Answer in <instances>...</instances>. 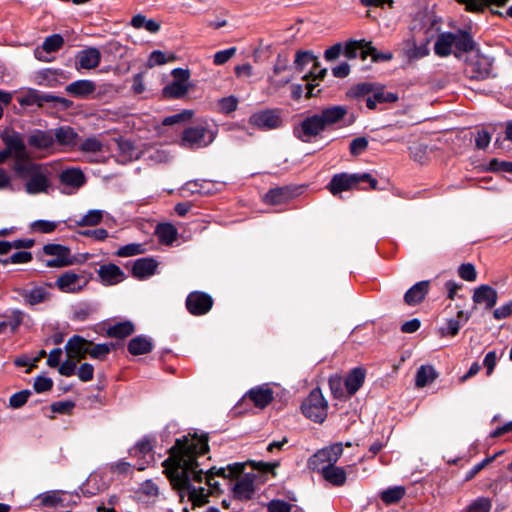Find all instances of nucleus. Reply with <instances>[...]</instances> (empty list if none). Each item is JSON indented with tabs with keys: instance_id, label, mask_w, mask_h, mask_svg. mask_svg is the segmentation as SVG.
Returning <instances> with one entry per match:
<instances>
[{
	"instance_id": "f257e3e1",
	"label": "nucleus",
	"mask_w": 512,
	"mask_h": 512,
	"mask_svg": "<svg viewBox=\"0 0 512 512\" xmlns=\"http://www.w3.org/2000/svg\"><path fill=\"white\" fill-rule=\"evenodd\" d=\"M209 437L207 434L198 436L194 433L193 440L183 436L175 441V444L168 450L169 457L162 462L163 473L168 478L174 490V477L183 472L190 483L195 481L201 483L206 477V472L200 468L198 457L209 452Z\"/></svg>"
},
{
	"instance_id": "f03ea898",
	"label": "nucleus",
	"mask_w": 512,
	"mask_h": 512,
	"mask_svg": "<svg viewBox=\"0 0 512 512\" xmlns=\"http://www.w3.org/2000/svg\"><path fill=\"white\" fill-rule=\"evenodd\" d=\"M347 113V108L342 105L326 107L301 121L299 126L294 128V135L302 142H310L311 138L340 123Z\"/></svg>"
},
{
	"instance_id": "7ed1b4c3",
	"label": "nucleus",
	"mask_w": 512,
	"mask_h": 512,
	"mask_svg": "<svg viewBox=\"0 0 512 512\" xmlns=\"http://www.w3.org/2000/svg\"><path fill=\"white\" fill-rule=\"evenodd\" d=\"M13 171L20 179H27L25 191L30 195L46 193L50 187V181L43 173L41 164L30 161H15Z\"/></svg>"
},
{
	"instance_id": "20e7f679",
	"label": "nucleus",
	"mask_w": 512,
	"mask_h": 512,
	"mask_svg": "<svg viewBox=\"0 0 512 512\" xmlns=\"http://www.w3.org/2000/svg\"><path fill=\"white\" fill-rule=\"evenodd\" d=\"M362 184H368L372 190L377 189L378 181L370 173H338L332 176L327 185V189L333 196H338L341 192L354 189H365Z\"/></svg>"
},
{
	"instance_id": "39448f33",
	"label": "nucleus",
	"mask_w": 512,
	"mask_h": 512,
	"mask_svg": "<svg viewBox=\"0 0 512 512\" xmlns=\"http://www.w3.org/2000/svg\"><path fill=\"white\" fill-rule=\"evenodd\" d=\"M17 101L22 107L36 105L39 108H43L45 104L51 103L53 104V107L59 106L63 110H68L73 106V101L67 98L50 93H43L34 88H27L26 90L21 91Z\"/></svg>"
},
{
	"instance_id": "423d86ee",
	"label": "nucleus",
	"mask_w": 512,
	"mask_h": 512,
	"mask_svg": "<svg viewBox=\"0 0 512 512\" xmlns=\"http://www.w3.org/2000/svg\"><path fill=\"white\" fill-rule=\"evenodd\" d=\"M412 36L431 42L440 31V19L430 11L417 12L410 24Z\"/></svg>"
},
{
	"instance_id": "0eeeda50",
	"label": "nucleus",
	"mask_w": 512,
	"mask_h": 512,
	"mask_svg": "<svg viewBox=\"0 0 512 512\" xmlns=\"http://www.w3.org/2000/svg\"><path fill=\"white\" fill-rule=\"evenodd\" d=\"M303 415L315 423H323L328 415V402L319 387L314 388L302 401Z\"/></svg>"
},
{
	"instance_id": "6e6552de",
	"label": "nucleus",
	"mask_w": 512,
	"mask_h": 512,
	"mask_svg": "<svg viewBox=\"0 0 512 512\" xmlns=\"http://www.w3.org/2000/svg\"><path fill=\"white\" fill-rule=\"evenodd\" d=\"M174 483V490L178 493L181 503L184 502L185 492L188 494V500L192 502L193 508L209 503L210 493L204 487L193 486L183 472L176 474Z\"/></svg>"
},
{
	"instance_id": "1a4fd4ad",
	"label": "nucleus",
	"mask_w": 512,
	"mask_h": 512,
	"mask_svg": "<svg viewBox=\"0 0 512 512\" xmlns=\"http://www.w3.org/2000/svg\"><path fill=\"white\" fill-rule=\"evenodd\" d=\"M218 130L203 125L188 127L183 130L181 146L187 149H199L209 146L216 138Z\"/></svg>"
},
{
	"instance_id": "9d476101",
	"label": "nucleus",
	"mask_w": 512,
	"mask_h": 512,
	"mask_svg": "<svg viewBox=\"0 0 512 512\" xmlns=\"http://www.w3.org/2000/svg\"><path fill=\"white\" fill-rule=\"evenodd\" d=\"M494 59L481 54L477 49L475 55L467 57L465 60L464 74L470 80L482 81L490 77L492 74Z\"/></svg>"
},
{
	"instance_id": "9b49d317",
	"label": "nucleus",
	"mask_w": 512,
	"mask_h": 512,
	"mask_svg": "<svg viewBox=\"0 0 512 512\" xmlns=\"http://www.w3.org/2000/svg\"><path fill=\"white\" fill-rule=\"evenodd\" d=\"M43 253L48 256H55L54 259L41 260L48 268H62L75 263L74 257H71L70 248L61 244L48 243L43 246Z\"/></svg>"
},
{
	"instance_id": "f8f14e48",
	"label": "nucleus",
	"mask_w": 512,
	"mask_h": 512,
	"mask_svg": "<svg viewBox=\"0 0 512 512\" xmlns=\"http://www.w3.org/2000/svg\"><path fill=\"white\" fill-rule=\"evenodd\" d=\"M249 124L262 131L274 130L282 127L283 120L280 109H264L250 115Z\"/></svg>"
},
{
	"instance_id": "ddd939ff",
	"label": "nucleus",
	"mask_w": 512,
	"mask_h": 512,
	"mask_svg": "<svg viewBox=\"0 0 512 512\" xmlns=\"http://www.w3.org/2000/svg\"><path fill=\"white\" fill-rule=\"evenodd\" d=\"M343 454L342 443H335L318 450L309 458L308 464L312 470L325 466H334Z\"/></svg>"
},
{
	"instance_id": "4468645a",
	"label": "nucleus",
	"mask_w": 512,
	"mask_h": 512,
	"mask_svg": "<svg viewBox=\"0 0 512 512\" xmlns=\"http://www.w3.org/2000/svg\"><path fill=\"white\" fill-rule=\"evenodd\" d=\"M89 279L85 278L83 273H77L73 270L65 271L58 276L54 284H47L49 287H57L64 293H77L84 289Z\"/></svg>"
},
{
	"instance_id": "2eb2a0df",
	"label": "nucleus",
	"mask_w": 512,
	"mask_h": 512,
	"mask_svg": "<svg viewBox=\"0 0 512 512\" xmlns=\"http://www.w3.org/2000/svg\"><path fill=\"white\" fill-rule=\"evenodd\" d=\"M0 139L5 145V149L15 158V161H30L26 155L23 136L19 132L6 129L0 134Z\"/></svg>"
},
{
	"instance_id": "dca6fc26",
	"label": "nucleus",
	"mask_w": 512,
	"mask_h": 512,
	"mask_svg": "<svg viewBox=\"0 0 512 512\" xmlns=\"http://www.w3.org/2000/svg\"><path fill=\"white\" fill-rule=\"evenodd\" d=\"M213 304L212 296L203 291H192L185 300L186 309L193 316L207 314L212 309Z\"/></svg>"
},
{
	"instance_id": "f3484780",
	"label": "nucleus",
	"mask_w": 512,
	"mask_h": 512,
	"mask_svg": "<svg viewBox=\"0 0 512 512\" xmlns=\"http://www.w3.org/2000/svg\"><path fill=\"white\" fill-rule=\"evenodd\" d=\"M256 475L254 473H242L236 480L232 487L233 497L240 501L251 500L255 493L254 482Z\"/></svg>"
},
{
	"instance_id": "a211bd4d",
	"label": "nucleus",
	"mask_w": 512,
	"mask_h": 512,
	"mask_svg": "<svg viewBox=\"0 0 512 512\" xmlns=\"http://www.w3.org/2000/svg\"><path fill=\"white\" fill-rule=\"evenodd\" d=\"M93 345V341L87 340L80 335L70 337L65 345V351L68 358L80 362L88 355L89 347Z\"/></svg>"
},
{
	"instance_id": "6ab92c4d",
	"label": "nucleus",
	"mask_w": 512,
	"mask_h": 512,
	"mask_svg": "<svg viewBox=\"0 0 512 512\" xmlns=\"http://www.w3.org/2000/svg\"><path fill=\"white\" fill-rule=\"evenodd\" d=\"M472 300L474 302L473 309H476L477 305H484L486 310H490L497 303L498 293L492 286L482 284L474 289Z\"/></svg>"
},
{
	"instance_id": "aec40b11",
	"label": "nucleus",
	"mask_w": 512,
	"mask_h": 512,
	"mask_svg": "<svg viewBox=\"0 0 512 512\" xmlns=\"http://www.w3.org/2000/svg\"><path fill=\"white\" fill-rule=\"evenodd\" d=\"M100 282L105 286L116 285L126 279L123 270L114 263L103 264L97 270Z\"/></svg>"
},
{
	"instance_id": "412c9836",
	"label": "nucleus",
	"mask_w": 512,
	"mask_h": 512,
	"mask_svg": "<svg viewBox=\"0 0 512 512\" xmlns=\"http://www.w3.org/2000/svg\"><path fill=\"white\" fill-rule=\"evenodd\" d=\"M101 62V52L95 47H89L81 50L76 55L75 67L79 71L81 69H94Z\"/></svg>"
},
{
	"instance_id": "4be33fe9",
	"label": "nucleus",
	"mask_w": 512,
	"mask_h": 512,
	"mask_svg": "<svg viewBox=\"0 0 512 512\" xmlns=\"http://www.w3.org/2000/svg\"><path fill=\"white\" fill-rule=\"evenodd\" d=\"M79 134L74 128L64 125L53 129V142L61 147L74 148L78 145Z\"/></svg>"
},
{
	"instance_id": "5701e85b",
	"label": "nucleus",
	"mask_w": 512,
	"mask_h": 512,
	"mask_svg": "<svg viewBox=\"0 0 512 512\" xmlns=\"http://www.w3.org/2000/svg\"><path fill=\"white\" fill-rule=\"evenodd\" d=\"M429 44L422 38L411 36L406 41L405 56L409 61L422 59L430 53Z\"/></svg>"
},
{
	"instance_id": "b1692460",
	"label": "nucleus",
	"mask_w": 512,
	"mask_h": 512,
	"mask_svg": "<svg viewBox=\"0 0 512 512\" xmlns=\"http://www.w3.org/2000/svg\"><path fill=\"white\" fill-rule=\"evenodd\" d=\"M28 145L37 150H47L54 147L53 129L33 130L27 137Z\"/></svg>"
},
{
	"instance_id": "393cba45",
	"label": "nucleus",
	"mask_w": 512,
	"mask_h": 512,
	"mask_svg": "<svg viewBox=\"0 0 512 512\" xmlns=\"http://www.w3.org/2000/svg\"><path fill=\"white\" fill-rule=\"evenodd\" d=\"M158 262L152 257H143L134 261L132 265V276L142 280L155 274Z\"/></svg>"
},
{
	"instance_id": "a878e982",
	"label": "nucleus",
	"mask_w": 512,
	"mask_h": 512,
	"mask_svg": "<svg viewBox=\"0 0 512 512\" xmlns=\"http://www.w3.org/2000/svg\"><path fill=\"white\" fill-rule=\"evenodd\" d=\"M245 397L249 398L255 407L260 409L267 407L274 399L273 390L267 385L251 388Z\"/></svg>"
},
{
	"instance_id": "bb28decb",
	"label": "nucleus",
	"mask_w": 512,
	"mask_h": 512,
	"mask_svg": "<svg viewBox=\"0 0 512 512\" xmlns=\"http://www.w3.org/2000/svg\"><path fill=\"white\" fill-rule=\"evenodd\" d=\"M397 93L386 91L383 86H375L371 96L366 98V106L370 110H375L377 104L394 103L398 101Z\"/></svg>"
},
{
	"instance_id": "cd10ccee",
	"label": "nucleus",
	"mask_w": 512,
	"mask_h": 512,
	"mask_svg": "<svg viewBox=\"0 0 512 512\" xmlns=\"http://www.w3.org/2000/svg\"><path fill=\"white\" fill-rule=\"evenodd\" d=\"M326 74H327V69L321 68V66L319 65L318 68H314V66H312L309 73L303 76L302 79L307 82L305 84V88H306L305 98L310 99V98L318 96L320 94V92H321L320 89H318L315 92L316 87L319 85L318 83H316V81L323 80L324 77L326 76Z\"/></svg>"
},
{
	"instance_id": "c85d7f7f",
	"label": "nucleus",
	"mask_w": 512,
	"mask_h": 512,
	"mask_svg": "<svg viewBox=\"0 0 512 512\" xmlns=\"http://www.w3.org/2000/svg\"><path fill=\"white\" fill-rule=\"evenodd\" d=\"M366 378V370L363 367H354L347 374L344 386L347 397H352L363 386Z\"/></svg>"
},
{
	"instance_id": "c756f323",
	"label": "nucleus",
	"mask_w": 512,
	"mask_h": 512,
	"mask_svg": "<svg viewBox=\"0 0 512 512\" xmlns=\"http://www.w3.org/2000/svg\"><path fill=\"white\" fill-rule=\"evenodd\" d=\"M245 469V463H232L228 464L226 467L217 468L215 466L211 467L206 471V477L210 479H214V477H222L225 479H235L242 475Z\"/></svg>"
},
{
	"instance_id": "7c9ffc66",
	"label": "nucleus",
	"mask_w": 512,
	"mask_h": 512,
	"mask_svg": "<svg viewBox=\"0 0 512 512\" xmlns=\"http://www.w3.org/2000/svg\"><path fill=\"white\" fill-rule=\"evenodd\" d=\"M430 281H419L410 287L404 294V302L409 306L420 304L429 292Z\"/></svg>"
},
{
	"instance_id": "2f4dec72",
	"label": "nucleus",
	"mask_w": 512,
	"mask_h": 512,
	"mask_svg": "<svg viewBox=\"0 0 512 512\" xmlns=\"http://www.w3.org/2000/svg\"><path fill=\"white\" fill-rule=\"evenodd\" d=\"M455 51L454 56L460 58L459 53H468L476 50V42L473 40L471 34L463 29H459L457 32H454V41H453Z\"/></svg>"
},
{
	"instance_id": "473e14b6",
	"label": "nucleus",
	"mask_w": 512,
	"mask_h": 512,
	"mask_svg": "<svg viewBox=\"0 0 512 512\" xmlns=\"http://www.w3.org/2000/svg\"><path fill=\"white\" fill-rule=\"evenodd\" d=\"M314 471L320 473L325 481L336 487L343 486L347 480V474L344 468L336 465L320 467Z\"/></svg>"
},
{
	"instance_id": "72a5a7b5",
	"label": "nucleus",
	"mask_w": 512,
	"mask_h": 512,
	"mask_svg": "<svg viewBox=\"0 0 512 512\" xmlns=\"http://www.w3.org/2000/svg\"><path fill=\"white\" fill-rule=\"evenodd\" d=\"M64 45V38L60 34H52L45 38L42 45L35 50V57L44 62H49L50 59L43 56V53H52L60 50Z\"/></svg>"
},
{
	"instance_id": "f704fd0d",
	"label": "nucleus",
	"mask_w": 512,
	"mask_h": 512,
	"mask_svg": "<svg viewBox=\"0 0 512 512\" xmlns=\"http://www.w3.org/2000/svg\"><path fill=\"white\" fill-rule=\"evenodd\" d=\"M295 196V189L290 186L276 187L270 189L264 196L267 204L279 205L288 202Z\"/></svg>"
},
{
	"instance_id": "c9c22d12",
	"label": "nucleus",
	"mask_w": 512,
	"mask_h": 512,
	"mask_svg": "<svg viewBox=\"0 0 512 512\" xmlns=\"http://www.w3.org/2000/svg\"><path fill=\"white\" fill-rule=\"evenodd\" d=\"M65 91L76 98H87L96 91L94 81L81 79L68 84Z\"/></svg>"
},
{
	"instance_id": "e433bc0d",
	"label": "nucleus",
	"mask_w": 512,
	"mask_h": 512,
	"mask_svg": "<svg viewBox=\"0 0 512 512\" xmlns=\"http://www.w3.org/2000/svg\"><path fill=\"white\" fill-rule=\"evenodd\" d=\"M19 294L23 297L24 302L30 306L46 302L51 298V293L42 286H36L31 290L22 289Z\"/></svg>"
},
{
	"instance_id": "4c0bfd02",
	"label": "nucleus",
	"mask_w": 512,
	"mask_h": 512,
	"mask_svg": "<svg viewBox=\"0 0 512 512\" xmlns=\"http://www.w3.org/2000/svg\"><path fill=\"white\" fill-rule=\"evenodd\" d=\"M154 348L153 342L145 335L133 337L127 345L128 352L133 356L150 353Z\"/></svg>"
},
{
	"instance_id": "58836bf2",
	"label": "nucleus",
	"mask_w": 512,
	"mask_h": 512,
	"mask_svg": "<svg viewBox=\"0 0 512 512\" xmlns=\"http://www.w3.org/2000/svg\"><path fill=\"white\" fill-rule=\"evenodd\" d=\"M60 182L64 185L80 188L86 183V177L79 168L64 169L59 176Z\"/></svg>"
},
{
	"instance_id": "ea45409f",
	"label": "nucleus",
	"mask_w": 512,
	"mask_h": 512,
	"mask_svg": "<svg viewBox=\"0 0 512 512\" xmlns=\"http://www.w3.org/2000/svg\"><path fill=\"white\" fill-rule=\"evenodd\" d=\"M459 4L465 5V10L473 13H482L484 10L495 5L504 7L510 0H456Z\"/></svg>"
},
{
	"instance_id": "a19ab883",
	"label": "nucleus",
	"mask_w": 512,
	"mask_h": 512,
	"mask_svg": "<svg viewBox=\"0 0 512 512\" xmlns=\"http://www.w3.org/2000/svg\"><path fill=\"white\" fill-rule=\"evenodd\" d=\"M454 32L439 33L434 45V52L439 57H447L454 53Z\"/></svg>"
},
{
	"instance_id": "79ce46f5",
	"label": "nucleus",
	"mask_w": 512,
	"mask_h": 512,
	"mask_svg": "<svg viewBox=\"0 0 512 512\" xmlns=\"http://www.w3.org/2000/svg\"><path fill=\"white\" fill-rule=\"evenodd\" d=\"M134 331L135 326L131 321H123L110 326L106 330V335L110 338L124 339L132 335Z\"/></svg>"
},
{
	"instance_id": "37998d69",
	"label": "nucleus",
	"mask_w": 512,
	"mask_h": 512,
	"mask_svg": "<svg viewBox=\"0 0 512 512\" xmlns=\"http://www.w3.org/2000/svg\"><path fill=\"white\" fill-rule=\"evenodd\" d=\"M63 75L62 71L44 69L37 74V84L40 86L55 88L62 84L59 76Z\"/></svg>"
},
{
	"instance_id": "c03bdc74",
	"label": "nucleus",
	"mask_w": 512,
	"mask_h": 512,
	"mask_svg": "<svg viewBox=\"0 0 512 512\" xmlns=\"http://www.w3.org/2000/svg\"><path fill=\"white\" fill-rule=\"evenodd\" d=\"M438 377L437 371L430 365H422L418 368L415 376V384L422 388L433 382Z\"/></svg>"
},
{
	"instance_id": "a18cd8bd",
	"label": "nucleus",
	"mask_w": 512,
	"mask_h": 512,
	"mask_svg": "<svg viewBox=\"0 0 512 512\" xmlns=\"http://www.w3.org/2000/svg\"><path fill=\"white\" fill-rule=\"evenodd\" d=\"M310 63H312V66H314V68L319 67L317 57L314 55L312 51L299 50L296 52L294 66L297 71L302 72L304 68Z\"/></svg>"
},
{
	"instance_id": "49530a36",
	"label": "nucleus",
	"mask_w": 512,
	"mask_h": 512,
	"mask_svg": "<svg viewBox=\"0 0 512 512\" xmlns=\"http://www.w3.org/2000/svg\"><path fill=\"white\" fill-rule=\"evenodd\" d=\"M374 84L369 82H363L358 83L354 86H352L346 93V96L349 99L353 100H361L365 99L368 96H371V93L373 92Z\"/></svg>"
},
{
	"instance_id": "de8ad7c7",
	"label": "nucleus",
	"mask_w": 512,
	"mask_h": 512,
	"mask_svg": "<svg viewBox=\"0 0 512 512\" xmlns=\"http://www.w3.org/2000/svg\"><path fill=\"white\" fill-rule=\"evenodd\" d=\"M405 493V488L402 486L390 487L380 493V499L386 505H393L399 503Z\"/></svg>"
},
{
	"instance_id": "09e8293b",
	"label": "nucleus",
	"mask_w": 512,
	"mask_h": 512,
	"mask_svg": "<svg viewBox=\"0 0 512 512\" xmlns=\"http://www.w3.org/2000/svg\"><path fill=\"white\" fill-rule=\"evenodd\" d=\"M368 42L369 41L364 39L348 41L344 47V55L349 59H354L357 56H360L362 59L363 52L367 48Z\"/></svg>"
},
{
	"instance_id": "8fccbe9b",
	"label": "nucleus",
	"mask_w": 512,
	"mask_h": 512,
	"mask_svg": "<svg viewBox=\"0 0 512 512\" xmlns=\"http://www.w3.org/2000/svg\"><path fill=\"white\" fill-rule=\"evenodd\" d=\"M188 92V85L172 81L162 90V95L167 99H179Z\"/></svg>"
},
{
	"instance_id": "3c124183",
	"label": "nucleus",
	"mask_w": 512,
	"mask_h": 512,
	"mask_svg": "<svg viewBox=\"0 0 512 512\" xmlns=\"http://www.w3.org/2000/svg\"><path fill=\"white\" fill-rule=\"evenodd\" d=\"M156 233L161 243L172 244L177 237V229L170 223L158 224Z\"/></svg>"
},
{
	"instance_id": "603ef678",
	"label": "nucleus",
	"mask_w": 512,
	"mask_h": 512,
	"mask_svg": "<svg viewBox=\"0 0 512 512\" xmlns=\"http://www.w3.org/2000/svg\"><path fill=\"white\" fill-rule=\"evenodd\" d=\"M245 466L250 465L254 470H257L259 473L265 475V474H271L273 477H276V468L280 466L279 461L274 462H265V461H255V460H249L247 462H244Z\"/></svg>"
},
{
	"instance_id": "864d4df0",
	"label": "nucleus",
	"mask_w": 512,
	"mask_h": 512,
	"mask_svg": "<svg viewBox=\"0 0 512 512\" xmlns=\"http://www.w3.org/2000/svg\"><path fill=\"white\" fill-rule=\"evenodd\" d=\"M328 385L331 391V394L334 398L338 400H346L347 397L346 390L343 389V381L342 378L338 375H333L329 377Z\"/></svg>"
},
{
	"instance_id": "5fc2aeb1",
	"label": "nucleus",
	"mask_w": 512,
	"mask_h": 512,
	"mask_svg": "<svg viewBox=\"0 0 512 512\" xmlns=\"http://www.w3.org/2000/svg\"><path fill=\"white\" fill-rule=\"evenodd\" d=\"M369 56L373 62H386L393 58V54L391 52H379L372 45V42H368V46L363 52L362 60H365Z\"/></svg>"
},
{
	"instance_id": "6e6d98bb",
	"label": "nucleus",
	"mask_w": 512,
	"mask_h": 512,
	"mask_svg": "<svg viewBox=\"0 0 512 512\" xmlns=\"http://www.w3.org/2000/svg\"><path fill=\"white\" fill-rule=\"evenodd\" d=\"M103 219V212L101 210H89L87 214L82 216L75 223L79 227L95 226L98 225Z\"/></svg>"
},
{
	"instance_id": "4d7b16f0",
	"label": "nucleus",
	"mask_w": 512,
	"mask_h": 512,
	"mask_svg": "<svg viewBox=\"0 0 512 512\" xmlns=\"http://www.w3.org/2000/svg\"><path fill=\"white\" fill-rule=\"evenodd\" d=\"M153 449L152 441L148 437H143L140 439L134 447L130 450V455L138 456L142 455L145 456L149 454Z\"/></svg>"
},
{
	"instance_id": "13d9d810",
	"label": "nucleus",
	"mask_w": 512,
	"mask_h": 512,
	"mask_svg": "<svg viewBox=\"0 0 512 512\" xmlns=\"http://www.w3.org/2000/svg\"><path fill=\"white\" fill-rule=\"evenodd\" d=\"M31 394V391L28 389L21 390L12 394L9 399V406L13 409H19L23 407L27 403Z\"/></svg>"
},
{
	"instance_id": "bf43d9fd",
	"label": "nucleus",
	"mask_w": 512,
	"mask_h": 512,
	"mask_svg": "<svg viewBox=\"0 0 512 512\" xmlns=\"http://www.w3.org/2000/svg\"><path fill=\"white\" fill-rule=\"evenodd\" d=\"M144 248H143V245L140 244V243H130V244H127V245H124L122 247H120L117 251H116V255L118 257H130V256H135V255H138V254H142L144 253Z\"/></svg>"
},
{
	"instance_id": "052dcab7",
	"label": "nucleus",
	"mask_w": 512,
	"mask_h": 512,
	"mask_svg": "<svg viewBox=\"0 0 512 512\" xmlns=\"http://www.w3.org/2000/svg\"><path fill=\"white\" fill-rule=\"evenodd\" d=\"M33 259L32 253L28 251H18L12 254L10 257L6 259L0 260L3 265L7 264H23L29 263Z\"/></svg>"
},
{
	"instance_id": "680f3d73",
	"label": "nucleus",
	"mask_w": 512,
	"mask_h": 512,
	"mask_svg": "<svg viewBox=\"0 0 512 512\" xmlns=\"http://www.w3.org/2000/svg\"><path fill=\"white\" fill-rule=\"evenodd\" d=\"M238 103V99L233 95L223 97L218 101L219 110L223 114H230L237 110Z\"/></svg>"
},
{
	"instance_id": "e2e57ef3",
	"label": "nucleus",
	"mask_w": 512,
	"mask_h": 512,
	"mask_svg": "<svg viewBox=\"0 0 512 512\" xmlns=\"http://www.w3.org/2000/svg\"><path fill=\"white\" fill-rule=\"evenodd\" d=\"M110 353V345L106 343L94 344L89 347L88 355L93 359L105 360Z\"/></svg>"
},
{
	"instance_id": "0e129e2a",
	"label": "nucleus",
	"mask_w": 512,
	"mask_h": 512,
	"mask_svg": "<svg viewBox=\"0 0 512 512\" xmlns=\"http://www.w3.org/2000/svg\"><path fill=\"white\" fill-rule=\"evenodd\" d=\"M368 139L364 136L354 138L349 145V151L352 156H359L368 148Z\"/></svg>"
},
{
	"instance_id": "69168bd1",
	"label": "nucleus",
	"mask_w": 512,
	"mask_h": 512,
	"mask_svg": "<svg viewBox=\"0 0 512 512\" xmlns=\"http://www.w3.org/2000/svg\"><path fill=\"white\" fill-rule=\"evenodd\" d=\"M491 501L486 497H478L467 507V512H490Z\"/></svg>"
},
{
	"instance_id": "338daca9",
	"label": "nucleus",
	"mask_w": 512,
	"mask_h": 512,
	"mask_svg": "<svg viewBox=\"0 0 512 512\" xmlns=\"http://www.w3.org/2000/svg\"><path fill=\"white\" fill-rule=\"evenodd\" d=\"M458 275L461 279L473 282L477 279L475 266L471 263H463L458 268Z\"/></svg>"
},
{
	"instance_id": "774afa93",
	"label": "nucleus",
	"mask_w": 512,
	"mask_h": 512,
	"mask_svg": "<svg viewBox=\"0 0 512 512\" xmlns=\"http://www.w3.org/2000/svg\"><path fill=\"white\" fill-rule=\"evenodd\" d=\"M292 505L284 500L273 499L267 503L268 512H291Z\"/></svg>"
}]
</instances>
